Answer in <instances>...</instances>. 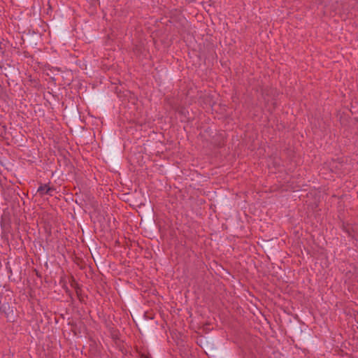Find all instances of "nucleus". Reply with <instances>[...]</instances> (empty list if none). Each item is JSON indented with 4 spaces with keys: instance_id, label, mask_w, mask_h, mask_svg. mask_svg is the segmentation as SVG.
<instances>
[{
    "instance_id": "obj_1",
    "label": "nucleus",
    "mask_w": 358,
    "mask_h": 358,
    "mask_svg": "<svg viewBox=\"0 0 358 358\" xmlns=\"http://www.w3.org/2000/svg\"><path fill=\"white\" fill-rule=\"evenodd\" d=\"M54 191L55 189L53 187H49L47 185H41L37 190L38 193L42 196L46 194L52 196V193Z\"/></svg>"
},
{
    "instance_id": "obj_2",
    "label": "nucleus",
    "mask_w": 358,
    "mask_h": 358,
    "mask_svg": "<svg viewBox=\"0 0 358 358\" xmlns=\"http://www.w3.org/2000/svg\"><path fill=\"white\" fill-rule=\"evenodd\" d=\"M357 4H358V1H357Z\"/></svg>"
}]
</instances>
